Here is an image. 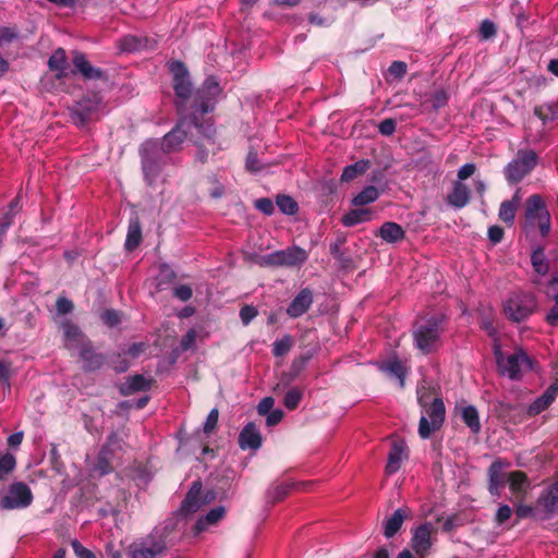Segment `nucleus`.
Returning <instances> with one entry per match:
<instances>
[{"instance_id": "1", "label": "nucleus", "mask_w": 558, "mask_h": 558, "mask_svg": "<svg viewBox=\"0 0 558 558\" xmlns=\"http://www.w3.org/2000/svg\"><path fill=\"white\" fill-rule=\"evenodd\" d=\"M187 122L181 121L177 126L167 133L162 141L147 140L140 147L142 170L148 185H154L161 174L166 163V156L180 149L186 138Z\"/></svg>"}, {"instance_id": "2", "label": "nucleus", "mask_w": 558, "mask_h": 558, "mask_svg": "<svg viewBox=\"0 0 558 558\" xmlns=\"http://www.w3.org/2000/svg\"><path fill=\"white\" fill-rule=\"evenodd\" d=\"M64 343L69 350L77 351L83 361L85 371L99 369L104 363V357L94 351L90 341L82 333L80 328L69 322L63 326Z\"/></svg>"}, {"instance_id": "3", "label": "nucleus", "mask_w": 558, "mask_h": 558, "mask_svg": "<svg viewBox=\"0 0 558 558\" xmlns=\"http://www.w3.org/2000/svg\"><path fill=\"white\" fill-rule=\"evenodd\" d=\"M442 318L429 317L416 323L413 337L416 348L423 353L436 350L440 343L444 331Z\"/></svg>"}, {"instance_id": "4", "label": "nucleus", "mask_w": 558, "mask_h": 558, "mask_svg": "<svg viewBox=\"0 0 558 558\" xmlns=\"http://www.w3.org/2000/svg\"><path fill=\"white\" fill-rule=\"evenodd\" d=\"M495 356L500 374L512 380L520 379L523 374L532 367L530 357L522 350H515L509 353L502 352L501 349L496 345Z\"/></svg>"}, {"instance_id": "5", "label": "nucleus", "mask_w": 558, "mask_h": 558, "mask_svg": "<svg viewBox=\"0 0 558 558\" xmlns=\"http://www.w3.org/2000/svg\"><path fill=\"white\" fill-rule=\"evenodd\" d=\"M524 217L526 228H538L543 236L550 232V214L539 195L534 194L526 199Z\"/></svg>"}, {"instance_id": "6", "label": "nucleus", "mask_w": 558, "mask_h": 558, "mask_svg": "<svg viewBox=\"0 0 558 558\" xmlns=\"http://www.w3.org/2000/svg\"><path fill=\"white\" fill-rule=\"evenodd\" d=\"M537 155L531 149H521L504 169V174L509 184L521 182L537 165Z\"/></svg>"}, {"instance_id": "7", "label": "nucleus", "mask_w": 558, "mask_h": 558, "mask_svg": "<svg viewBox=\"0 0 558 558\" xmlns=\"http://www.w3.org/2000/svg\"><path fill=\"white\" fill-rule=\"evenodd\" d=\"M33 493L23 482L11 484L4 496L0 498V507L7 510L25 509L33 502Z\"/></svg>"}, {"instance_id": "8", "label": "nucleus", "mask_w": 558, "mask_h": 558, "mask_svg": "<svg viewBox=\"0 0 558 558\" xmlns=\"http://www.w3.org/2000/svg\"><path fill=\"white\" fill-rule=\"evenodd\" d=\"M445 404L440 398H435L430 407L420 418L418 434L421 438L427 439L439 429L445 421Z\"/></svg>"}, {"instance_id": "9", "label": "nucleus", "mask_w": 558, "mask_h": 558, "mask_svg": "<svg viewBox=\"0 0 558 558\" xmlns=\"http://www.w3.org/2000/svg\"><path fill=\"white\" fill-rule=\"evenodd\" d=\"M167 548L163 537L149 535L129 546L130 558H160Z\"/></svg>"}, {"instance_id": "10", "label": "nucleus", "mask_w": 558, "mask_h": 558, "mask_svg": "<svg viewBox=\"0 0 558 558\" xmlns=\"http://www.w3.org/2000/svg\"><path fill=\"white\" fill-rule=\"evenodd\" d=\"M536 302L531 294L511 296L505 304V313L514 322L526 318L535 308Z\"/></svg>"}, {"instance_id": "11", "label": "nucleus", "mask_w": 558, "mask_h": 558, "mask_svg": "<svg viewBox=\"0 0 558 558\" xmlns=\"http://www.w3.org/2000/svg\"><path fill=\"white\" fill-rule=\"evenodd\" d=\"M170 72L173 76V89L177 97L185 101L192 93V84L185 65L180 61H173L170 64Z\"/></svg>"}, {"instance_id": "12", "label": "nucleus", "mask_w": 558, "mask_h": 558, "mask_svg": "<svg viewBox=\"0 0 558 558\" xmlns=\"http://www.w3.org/2000/svg\"><path fill=\"white\" fill-rule=\"evenodd\" d=\"M220 92L219 84L216 81L215 77H208L205 82L203 87L197 92V98L201 100L199 106L197 109L206 113L211 110V106L209 104V100L214 99L216 96H218Z\"/></svg>"}, {"instance_id": "13", "label": "nucleus", "mask_w": 558, "mask_h": 558, "mask_svg": "<svg viewBox=\"0 0 558 558\" xmlns=\"http://www.w3.org/2000/svg\"><path fill=\"white\" fill-rule=\"evenodd\" d=\"M262 441V435L254 423L246 424L239 435V446L243 450H257Z\"/></svg>"}, {"instance_id": "14", "label": "nucleus", "mask_w": 558, "mask_h": 558, "mask_svg": "<svg viewBox=\"0 0 558 558\" xmlns=\"http://www.w3.org/2000/svg\"><path fill=\"white\" fill-rule=\"evenodd\" d=\"M279 255V266L294 267L304 264L308 257L305 250L291 246L286 250L277 251Z\"/></svg>"}, {"instance_id": "15", "label": "nucleus", "mask_w": 558, "mask_h": 558, "mask_svg": "<svg viewBox=\"0 0 558 558\" xmlns=\"http://www.w3.org/2000/svg\"><path fill=\"white\" fill-rule=\"evenodd\" d=\"M313 303V296L308 289L301 290L287 308V314L296 318L302 316Z\"/></svg>"}, {"instance_id": "16", "label": "nucleus", "mask_w": 558, "mask_h": 558, "mask_svg": "<svg viewBox=\"0 0 558 558\" xmlns=\"http://www.w3.org/2000/svg\"><path fill=\"white\" fill-rule=\"evenodd\" d=\"M430 545V527L428 524H423L414 531L412 547L417 554L424 555L427 553Z\"/></svg>"}, {"instance_id": "17", "label": "nucleus", "mask_w": 558, "mask_h": 558, "mask_svg": "<svg viewBox=\"0 0 558 558\" xmlns=\"http://www.w3.org/2000/svg\"><path fill=\"white\" fill-rule=\"evenodd\" d=\"M558 395V387L550 386L546 391L537 398L527 409V414L534 416L547 409Z\"/></svg>"}, {"instance_id": "18", "label": "nucleus", "mask_w": 558, "mask_h": 558, "mask_svg": "<svg viewBox=\"0 0 558 558\" xmlns=\"http://www.w3.org/2000/svg\"><path fill=\"white\" fill-rule=\"evenodd\" d=\"M404 444L402 441L393 442L391 450L388 454V461L386 464V473L393 474L401 468V462L404 457Z\"/></svg>"}, {"instance_id": "19", "label": "nucleus", "mask_w": 558, "mask_h": 558, "mask_svg": "<svg viewBox=\"0 0 558 558\" xmlns=\"http://www.w3.org/2000/svg\"><path fill=\"white\" fill-rule=\"evenodd\" d=\"M489 475V493L499 496V488L507 482V474L502 473V465L496 461L492 463L488 470Z\"/></svg>"}, {"instance_id": "20", "label": "nucleus", "mask_w": 558, "mask_h": 558, "mask_svg": "<svg viewBox=\"0 0 558 558\" xmlns=\"http://www.w3.org/2000/svg\"><path fill=\"white\" fill-rule=\"evenodd\" d=\"M98 101H94L92 104L90 100H83L77 104L76 108L73 111V119L77 123L84 124L87 121L96 119L95 110L98 106Z\"/></svg>"}, {"instance_id": "21", "label": "nucleus", "mask_w": 558, "mask_h": 558, "mask_svg": "<svg viewBox=\"0 0 558 558\" xmlns=\"http://www.w3.org/2000/svg\"><path fill=\"white\" fill-rule=\"evenodd\" d=\"M203 504L204 500L201 497V484L193 483V486L182 502L181 509L185 513H193L196 512Z\"/></svg>"}, {"instance_id": "22", "label": "nucleus", "mask_w": 558, "mask_h": 558, "mask_svg": "<svg viewBox=\"0 0 558 558\" xmlns=\"http://www.w3.org/2000/svg\"><path fill=\"white\" fill-rule=\"evenodd\" d=\"M73 64L75 69L82 73L85 78H99L101 76L100 70L94 68L86 59L85 54L75 52L73 56Z\"/></svg>"}, {"instance_id": "23", "label": "nucleus", "mask_w": 558, "mask_h": 558, "mask_svg": "<svg viewBox=\"0 0 558 558\" xmlns=\"http://www.w3.org/2000/svg\"><path fill=\"white\" fill-rule=\"evenodd\" d=\"M469 201L470 189L465 184L457 182L452 192L448 195V203L456 208H462L468 205Z\"/></svg>"}, {"instance_id": "24", "label": "nucleus", "mask_w": 558, "mask_h": 558, "mask_svg": "<svg viewBox=\"0 0 558 558\" xmlns=\"http://www.w3.org/2000/svg\"><path fill=\"white\" fill-rule=\"evenodd\" d=\"M407 514V509L399 508L386 520L384 524V534L387 538L392 537L400 530Z\"/></svg>"}, {"instance_id": "25", "label": "nucleus", "mask_w": 558, "mask_h": 558, "mask_svg": "<svg viewBox=\"0 0 558 558\" xmlns=\"http://www.w3.org/2000/svg\"><path fill=\"white\" fill-rule=\"evenodd\" d=\"M226 514V509L222 506L211 509L205 517L197 520L195 530L201 533L209 526L217 524Z\"/></svg>"}, {"instance_id": "26", "label": "nucleus", "mask_w": 558, "mask_h": 558, "mask_svg": "<svg viewBox=\"0 0 558 558\" xmlns=\"http://www.w3.org/2000/svg\"><path fill=\"white\" fill-rule=\"evenodd\" d=\"M149 388V380H147L143 375H134L129 377L125 380V383L121 386V392L123 395H131L136 391H146Z\"/></svg>"}, {"instance_id": "27", "label": "nucleus", "mask_w": 558, "mask_h": 558, "mask_svg": "<svg viewBox=\"0 0 558 558\" xmlns=\"http://www.w3.org/2000/svg\"><path fill=\"white\" fill-rule=\"evenodd\" d=\"M538 506L547 512L558 510V481L543 493L538 499Z\"/></svg>"}, {"instance_id": "28", "label": "nucleus", "mask_w": 558, "mask_h": 558, "mask_svg": "<svg viewBox=\"0 0 558 558\" xmlns=\"http://www.w3.org/2000/svg\"><path fill=\"white\" fill-rule=\"evenodd\" d=\"M379 234L386 242L395 243L403 239L404 231L396 222H385L379 229Z\"/></svg>"}, {"instance_id": "29", "label": "nucleus", "mask_w": 558, "mask_h": 558, "mask_svg": "<svg viewBox=\"0 0 558 558\" xmlns=\"http://www.w3.org/2000/svg\"><path fill=\"white\" fill-rule=\"evenodd\" d=\"M461 418L472 433L477 434L481 430L480 416L475 407H463L461 409Z\"/></svg>"}, {"instance_id": "30", "label": "nucleus", "mask_w": 558, "mask_h": 558, "mask_svg": "<svg viewBox=\"0 0 558 558\" xmlns=\"http://www.w3.org/2000/svg\"><path fill=\"white\" fill-rule=\"evenodd\" d=\"M112 471L111 462H110V450L107 447H104L97 457V461L92 468L93 474H97L99 476L106 475Z\"/></svg>"}, {"instance_id": "31", "label": "nucleus", "mask_w": 558, "mask_h": 558, "mask_svg": "<svg viewBox=\"0 0 558 558\" xmlns=\"http://www.w3.org/2000/svg\"><path fill=\"white\" fill-rule=\"evenodd\" d=\"M371 163L368 160H359L352 165L347 166L341 174V181L343 182H350L357 178L359 175L366 172V170L369 168Z\"/></svg>"}, {"instance_id": "32", "label": "nucleus", "mask_w": 558, "mask_h": 558, "mask_svg": "<svg viewBox=\"0 0 558 558\" xmlns=\"http://www.w3.org/2000/svg\"><path fill=\"white\" fill-rule=\"evenodd\" d=\"M371 215L372 211L366 208L352 209L342 217V223L345 227H353L371 220Z\"/></svg>"}, {"instance_id": "33", "label": "nucleus", "mask_w": 558, "mask_h": 558, "mask_svg": "<svg viewBox=\"0 0 558 558\" xmlns=\"http://www.w3.org/2000/svg\"><path fill=\"white\" fill-rule=\"evenodd\" d=\"M507 483L513 494L524 493L529 486L526 475L520 471L508 473Z\"/></svg>"}, {"instance_id": "34", "label": "nucleus", "mask_w": 558, "mask_h": 558, "mask_svg": "<svg viewBox=\"0 0 558 558\" xmlns=\"http://www.w3.org/2000/svg\"><path fill=\"white\" fill-rule=\"evenodd\" d=\"M519 204L518 193L511 201H505L501 203L499 208V218L506 222L511 225L514 221L517 207Z\"/></svg>"}, {"instance_id": "35", "label": "nucleus", "mask_w": 558, "mask_h": 558, "mask_svg": "<svg viewBox=\"0 0 558 558\" xmlns=\"http://www.w3.org/2000/svg\"><path fill=\"white\" fill-rule=\"evenodd\" d=\"M142 240V229L137 219L132 220L129 225L128 235L125 240V248L128 251H133L138 246Z\"/></svg>"}, {"instance_id": "36", "label": "nucleus", "mask_w": 558, "mask_h": 558, "mask_svg": "<svg viewBox=\"0 0 558 558\" xmlns=\"http://www.w3.org/2000/svg\"><path fill=\"white\" fill-rule=\"evenodd\" d=\"M531 262L535 272L538 275L544 276L548 272L549 262L543 248H536L533 251Z\"/></svg>"}, {"instance_id": "37", "label": "nucleus", "mask_w": 558, "mask_h": 558, "mask_svg": "<svg viewBox=\"0 0 558 558\" xmlns=\"http://www.w3.org/2000/svg\"><path fill=\"white\" fill-rule=\"evenodd\" d=\"M379 197L377 187L368 185L363 189L352 201L355 206H364L375 202Z\"/></svg>"}, {"instance_id": "38", "label": "nucleus", "mask_w": 558, "mask_h": 558, "mask_svg": "<svg viewBox=\"0 0 558 558\" xmlns=\"http://www.w3.org/2000/svg\"><path fill=\"white\" fill-rule=\"evenodd\" d=\"M48 65L50 70L59 71L58 76H61L68 65L65 51L62 48L57 49L49 58Z\"/></svg>"}, {"instance_id": "39", "label": "nucleus", "mask_w": 558, "mask_h": 558, "mask_svg": "<svg viewBox=\"0 0 558 558\" xmlns=\"http://www.w3.org/2000/svg\"><path fill=\"white\" fill-rule=\"evenodd\" d=\"M381 369L399 378L401 387L404 385L405 372L400 361H388L381 366Z\"/></svg>"}, {"instance_id": "40", "label": "nucleus", "mask_w": 558, "mask_h": 558, "mask_svg": "<svg viewBox=\"0 0 558 558\" xmlns=\"http://www.w3.org/2000/svg\"><path fill=\"white\" fill-rule=\"evenodd\" d=\"M293 341L292 337L287 335L281 339H277L272 344V354L275 356H283L287 354L292 348Z\"/></svg>"}, {"instance_id": "41", "label": "nucleus", "mask_w": 558, "mask_h": 558, "mask_svg": "<svg viewBox=\"0 0 558 558\" xmlns=\"http://www.w3.org/2000/svg\"><path fill=\"white\" fill-rule=\"evenodd\" d=\"M277 206L286 215H294L298 211L296 202L288 195H279L277 197Z\"/></svg>"}, {"instance_id": "42", "label": "nucleus", "mask_w": 558, "mask_h": 558, "mask_svg": "<svg viewBox=\"0 0 558 558\" xmlns=\"http://www.w3.org/2000/svg\"><path fill=\"white\" fill-rule=\"evenodd\" d=\"M291 486L290 484H277L270 487L267 492L268 498L272 502L282 500L289 494Z\"/></svg>"}, {"instance_id": "43", "label": "nucleus", "mask_w": 558, "mask_h": 558, "mask_svg": "<svg viewBox=\"0 0 558 558\" xmlns=\"http://www.w3.org/2000/svg\"><path fill=\"white\" fill-rule=\"evenodd\" d=\"M20 208V199L19 197H15L11 204L9 211L4 215L2 219H0V235L5 232V230L11 226L12 223V216L19 210Z\"/></svg>"}, {"instance_id": "44", "label": "nucleus", "mask_w": 558, "mask_h": 558, "mask_svg": "<svg viewBox=\"0 0 558 558\" xmlns=\"http://www.w3.org/2000/svg\"><path fill=\"white\" fill-rule=\"evenodd\" d=\"M302 399V391L298 388H291L283 398V403L288 410H294Z\"/></svg>"}, {"instance_id": "45", "label": "nucleus", "mask_w": 558, "mask_h": 558, "mask_svg": "<svg viewBox=\"0 0 558 558\" xmlns=\"http://www.w3.org/2000/svg\"><path fill=\"white\" fill-rule=\"evenodd\" d=\"M16 460L12 453L0 456V477H4L15 469Z\"/></svg>"}, {"instance_id": "46", "label": "nucleus", "mask_w": 558, "mask_h": 558, "mask_svg": "<svg viewBox=\"0 0 558 558\" xmlns=\"http://www.w3.org/2000/svg\"><path fill=\"white\" fill-rule=\"evenodd\" d=\"M256 263L262 267H280L278 252L258 256Z\"/></svg>"}, {"instance_id": "47", "label": "nucleus", "mask_w": 558, "mask_h": 558, "mask_svg": "<svg viewBox=\"0 0 558 558\" xmlns=\"http://www.w3.org/2000/svg\"><path fill=\"white\" fill-rule=\"evenodd\" d=\"M101 319L109 327H114L121 323L120 313L114 310L105 311L101 314Z\"/></svg>"}, {"instance_id": "48", "label": "nucleus", "mask_w": 558, "mask_h": 558, "mask_svg": "<svg viewBox=\"0 0 558 558\" xmlns=\"http://www.w3.org/2000/svg\"><path fill=\"white\" fill-rule=\"evenodd\" d=\"M512 515V509L508 505H501L496 514H495V522L498 525L505 524Z\"/></svg>"}, {"instance_id": "49", "label": "nucleus", "mask_w": 558, "mask_h": 558, "mask_svg": "<svg viewBox=\"0 0 558 558\" xmlns=\"http://www.w3.org/2000/svg\"><path fill=\"white\" fill-rule=\"evenodd\" d=\"M193 291L192 288L187 284H180L174 288L173 295L180 301H187L192 298Z\"/></svg>"}, {"instance_id": "50", "label": "nucleus", "mask_w": 558, "mask_h": 558, "mask_svg": "<svg viewBox=\"0 0 558 558\" xmlns=\"http://www.w3.org/2000/svg\"><path fill=\"white\" fill-rule=\"evenodd\" d=\"M255 207L265 215H271L275 210L274 203L267 197L258 198L255 202Z\"/></svg>"}, {"instance_id": "51", "label": "nucleus", "mask_w": 558, "mask_h": 558, "mask_svg": "<svg viewBox=\"0 0 558 558\" xmlns=\"http://www.w3.org/2000/svg\"><path fill=\"white\" fill-rule=\"evenodd\" d=\"M218 416H219V413H218V410L217 409H213L207 418H206V422L204 424V432L206 434H209L211 433L216 426H217V423H218Z\"/></svg>"}, {"instance_id": "52", "label": "nucleus", "mask_w": 558, "mask_h": 558, "mask_svg": "<svg viewBox=\"0 0 558 558\" xmlns=\"http://www.w3.org/2000/svg\"><path fill=\"white\" fill-rule=\"evenodd\" d=\"M71 545L77 558H96L94 553L84 547L78 541H73Z\"/></svg>"}, {"instance_id": "53", "label": "nucleus", "mask_w": 558, "mask_h": 558, "mask_svg": "<svg viewBox=\"0 0 558 558\" xmlns=\"http://www.w3.org/2000/svg\"><path fill=\"white\" fill-rule=\"evenodd\" d=\"M379 133L389 136L396 131V122L392 119H385L378 125Z\"/></svg>"}, {"instance_id": "54", "label": "nucleus", "mask_w": 558, "mask_h": 558, "mask_svg": "<svg viewBox=\"0 0 558 558\" xmlns=\"http://www.w3.org/2000/svg\"><path fill=\"white\" fill-rule=\"evenodd\" d=\"M196 340V331L190 329L181 339V348L186 351L194 347Z\"/></svg>"}, {"instance_id": "55", "label": "nucleus", "mask_w": 558, "mask_h": 558, "mask_svg": "<svg viewBox=\"0 0 558 558\" xmlns=\"http://www.w3.org/2000/svg\"><path fill=\"white\" fill-rule=\"evenodd\" d=\"M496 33V27L493 22L485 20L480 27V34L484 39L493 37Z\"/></svg>"}, {"instance_id": "56", "label": "nucleus", "mask_w": 558, "mask_h": 558, "mask_svg": "<svg viewBox=\"0 0 558 558\" xmlns=\"http://www.w3.org/2000/svg\"><path fill=\"white\" fill-rule=\"evenodd\" d=\"M140 46V40L134 36H125L121 41V48L125 51L136 50Z\"/></svg>"}, {"instance_id": "57", "label": "nucleus", "mask_w": 558, "mask_h": 558, "mask_svg": "<svg viewBox=\"0 0 558 558\" xmlns=\"http://www.w3.org/2000/svg\"><path fill=\"white\" fill-rule=\"evenodd\" d=\"M448 101L447 93L442 89L435 92L432 98L434 109L444 107Z\"/></svg>"}, {"instance_id": "58", "label": "nucleus", "mask_w": 558, "mask_h": 558, "mask_svg": "<svg viewBox=\"0 0 558 558\" xmlns=\"http://www.w3.org/2000/svg\"><path fill=\"white\" fill-rule=\"evenodd\" d=\"M257 315V311L253 306H244L240 311V317L244 325H248Z\"/></svg>"}, {"instance_id": "59", "label": "nucleus", "mask_w": 558, "mask_h": 558, "mask_svg": "<svg viewBox=\"0 0 558 558\" xmlns=\"http://www.w3.org/2000/svg\"><path fill=\"white\" fill-rule=\"evenodd\" d=\"M56 306H57L58 313L62 314V315L72 312V310L74 307L72 301L66 298H59L57 300Z\"/></svg>"}, {"instance_id": "60", "label": "nucleus", "mask_w": 558, "mask_h": 558, "mask_svg": "<svg viewBox=\"0 0 558 558\" xmlns=\"http://www.w3.org/2000/svg\"><path fill=\"white\" fill-rule=\"evenodd\" d=\"M476 171V166L474 163H465L458 171V178L460 181L469 179Z\"/></svg>"}, {"instance_id": "61", "label": "nucleus", "mask_w": 558, "mask_h": 558, "mask_svg": "<svg viewBox=\"0 0 558 558\" xmlns=\"http://www.w3.org/2000/svg\"><path fill=\"white\" fill-rule=\"evenodd\" d=\"M546 319L551 326H556L558 324V294L554 299V305L547 314Z\"/></svg>"}, {"instance_id": "62", "label": "nucleus", "mask_w": 558, "mask_h": 558, "mask_svg": "<svg viewBox=\"0 0 558 558\" xmlns=\"http://www.w3.org/2000/svg\"><path fill=\"white\" fill-rule=\"evenodd\" d=\"M389 72H390V74H392L397 77H401L407 72V65L402 61H393L391 63V65L389 66Z\"/></svg>"}, {"instance_id": "63", "label": "nucleus", "mask_w": 558, "mask_h": 558, "mask_svg": "<svg viewBox=\"0 0 558 558\" xmlns=\"http://www.w3.org/2000/svg\"><path fill=\"white\" fill-rule=\"evenodd\" d=\"M275 403V400L271 397H266L257 405V411L260 415H265L270 412Z\"/></svg>"}, {"instance_id": "64", "label": "nucleus", "mask_w": 558, "mask_h": 558, "mask_svg": "<svg viewBox=\"0 0 558 558\" xmlns=\"http://www.w3.org/2000/svg\"><path fill=\"white\" fill-rule=\"evenodd\" d=\"M504 236V230L502 228L498 226H493L488 229V238L494 243L497 244L501 241Z\"/></svg>"}]
</instances>
